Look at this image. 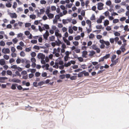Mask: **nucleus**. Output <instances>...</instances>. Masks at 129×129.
Returning <instances> with one entry per match:
<instances>
[{
    "label": "nucleus",
    "mask_w": 129,
    "mask_h": 129,
    "mask_svg": "<svg viewBox=\"0 0 129 129\" xmlns=\"http://www.w3.org/2000/svg\"><path fill=\"white\" fill-rule=\"evenodd\" d=\"M50 40L51 41H53L55 39V37L54 36H52L50 37Z\"/></svg>",
    "instance_id": "6e6d98bb"
},
{
    "label": "nucleus",
    "mask_w": 129,
    "mask_h": 129,
    "mask_svg": "<svg viewBox=\"0 0 129 129\" xmlns=\"http://www.w3.org/2000/svg\"><path fill=\"white\" fill-rule=\"evenodd\" d=\"M50 11L49 9V8H48L45 11V12L46 14L47 15L49 13Z\"/></svg>",
    "instance_id": "37998d69"
},
{
    "label": "nucleus",
    "mask_w": 129,
    "mask_h": 129,
    "mask_svg": "<svg viewBox=\"0 0 129 129\" xmlns=\"http://www.w3.org/2000/svg\"><path fill=\"white\" fill-rule=\"evenodd\" d=\"M0 45L1 46H4L5 45V43L3 41H1L0 42Z\"/></svg>",
    "instance_id": "864d4df0"
},
{
    "label": "nucleus",
    "mask_w": 129,
    "mask_h": 129,
    "mask_svg": "<svg viewBox=\"0 0 129 129\" xmlns=\"http://www.w3.org/2000/svg\"><path fill=\"white\" fill-rule=\"evenodd\" d=\"M78 60L80 62H82L83 61V58L81 57H78Z\"/></svg>",
    "instance_id": "bf43d9fd"
},
{
    "label": "nucleus",
    "mask_w": 129,
    "mask_h": 129,
    "mask_svg": "<svg viewBox=\"0 0 129 129\" xmlns=\"http://www.w3.org/2000/svg\"><path fill=\"white\" fill-rule=\"evenodd\" d=\"M86 23L88 25V26H91V21L90 20H87L86 21Z\"/></svg>",
    "instance_id": "412c9836"
},
{
    "label": "nucleus",
    "mask_w": 129,
    "mask_h": 129,
    "mask_svg": "<svg viewBox=\"0 0 129 129\" xmlns=\"http://www.w3.org/2000/svg\"><path fill=\"white\" fill-rule=\"evenodd\" d=\"M40 3L42 4H46V2L44 0H41L40 1Z\"/></svg>",
    "instance_id": "4c0bfd02"
},
{
    "label": "nucleus",
    "mask_w": 129,
    "mask_h": 129,
    "mask_svg": "<svg viewBox=\"0 0 129 129\" xmlns=\"http://www.w3.org/2000/svg\"><path fill=\"white\" fill-rule=\"evenodd\" d=\"M40 22V20H37L35 21L34 23L35 25H38Z\"/></svg>",
    "instance_id": "603ef678"
},
{
    "label": "nucleus",
    "mask_w": 129,
    "mask_h": 129,
    "mask_svg": "<svg viewBox=\"0 0 129 129\" xmlns=\"http://www.w3.org/2000/svg\"><path fill=\"white\" fill-rule=\"evenodd\" d=\"M65 77V75H60L59 76V78L60 79H63Z\"/></svg>",
    "instance_id": "a18cd8bd"
},
{
    "label": "nucleus",
    "mask_w": 129,
    "mask_h": 129,
    "mask_svg": "<svg viewBox=\"0 0 129 129\" xmlns=\"http://www.w3.org/2000/svg\"><path fill=\"white\" fill-rule=\"evenodd\" d=\"M124 9L122 8L120 9L117 11V13H120L122 12H124Z\"/></svg>",
    "instance_id": "c03bdc74"
},
{
    "label": "nucleus",
    "mask_w": 129,
    "mask_h": 129,
    "mask_svg": "<svg viewBox=\"0 0 129 129\" xmlns=\"http://www.w3.org/2000/svg\"><path fill=\"white\" fill-rule=\"evenodd\" d=\"M120 49H121L122 51L123 52H124L126 50L125 47L123 46H121L120 47Z\"/></svg>",
    "instance_id": "c756f323"
},
{
    "label": "nucleus",
    "mask_w": 129,
    "mask_h": 129,
    "mask_svg": "<svg viewBox=\"0 0 129 129\" xmlns=\"http://www.w3.org/2000/svg\"><path fill=\"white\" fill-rule=\"evenodd\" d=\"M106 4L107 5L110 6L111 4V2L110 0H108L106 2Z\"/></svg>",
    "instance_id": "bb28decb"
},
{
    "label": "nucleus",
    "mask_w": 129,
    "mask_h": 129,
    "mask_svg": "<svg viewBox=\"0 0 129 129\" xmlns=\"http://www.w3.org/2000/svg\"><path fill=\"white\" fill-rule=\"evenodd\" d=\"M71 21L70 19H63L62 20V22L64 24H67L68 22Z\"/></svg>",
    "instance_id": "f8f14e48"
},
{
    "label": "nucleus",
    "mask_w": 129,
    "mask_h": 129,
    "mask_svg": "<svg viewBox=\"0 0 129 129\" xmlns=\"http://www.w3.org/2000/svg\"><path fill=\"white\" fill-rule=\"evenodd\" d=\"M31 55L32 57H34L36 56V54L35 52H33L31 53Z\"/></svg>",
    "instance_id": "58836bf2"
},
{
    "label": "nucleus",
    "mask_w": 129,
    "mask_h": 129,
    "mask_svg": "<svg viewBox=\"0 0 129 129\" xmlns=\"http://www.w3.org/2000/svg\"><path fill=\"white\" fill-rule=\"evenodd\" d=\"M58 30L56 27L54 25L52 26L51 29L50 30V32H57Z\"/></svg>",
    "instance_id": "7ed1b4c3"
},
{
    "label": "nucleus",
    "mask_w": 129,
    "mask_h": 129,
    "mask_svg": "<svg viewBox=\"0 0 129 129\" xmlns=\"http://www.w3.org/2000/svg\"><path fill=\"white\" fill-rule=\"evenodd\" d=\"M6 6L8 8H10L11 7L12 5L10 3H6Z\"/></svg>",
    "instance_id": "8fccbe9b"
},
{
    "label": "nucleus",
    "mask_w": 129,
    "mask_h": 129,
    "mask_svg": "<svg viewBox=\"0 0 129 129\" xmlns=\"http://www.w3.org/2000/svg\"><path fill=\"white\" fill-rule=\"evenodd\" d=\"M16 84H12L11 88L12 89L15 90L16 89V86L17 85Z\"/></svg>",
    "instance_id": "aec40b11"
},
{
    "label": "nucleus",
    "mask_w": 129,
    "mask_h": 129,
    "mask_svg": "<svg viewBox=\"0 0 129 129\" xmlns=\"http://www.w3.org/2000/svg\"><path fill=\"white\" fill-rule=\"evenodd\" d=\"M124 29L125 31H129V29L128 28V26L127 25H126L124 27Z\"/></svg>",
    "instance_id": "c9c22d12"
},
{
    "label": "nucleus",
    "mask_w": 129,
    "mask_h": 129,
    "mask_svg": "<svg viewBox=\"0 0 129 129\" xmlns=\"http://www.w3.org/2000/svg\"><path fill=\"white\" fill-rule=\"evenodd\" d=\"M92 49L95 50L98 48V47L95 45H93L92 46Z\"/></svg>",
    "instance_id": "ea45409f"
},
{
    "label": "nucleus",
    "mask_w": 129,
    "mask_h": 129,
    "mask_svg": "<svg viewBox=\"0 0 129 129\" xmlns=\"http://www.w3.org/2000/svg\"><path fill=\"white\" fill-rule=\"evenodd\" d=\"M18 25V24L17 23H15L14 24V26L15 28L18 29L19 28Z\"/></svg>",
    "instance_id": "09e8293b"
},
{
    "label": "nucleus",
    "mask_w": 129,
    "mask_h": 129,
    "mask_svg": "<svg viewBox=\"0 0 129 129\" xmlns=\"http://www.w3.org/2000/svg\"><path fill=\"white\" fill-rule=\"evenodd\" d=\"M12 81L13 82L19 83L20 81L18 79L13 78L12 80Z\"/></svg>",
    "instance_id": "4468645a"
},
{
    "label": "nucleus",
    "mask_w": 129,
    "mask_h": 129,
    "mask_svg": "<svg viewBox=\"0 0 129 129\" xmlns=\"http://www.w3.org/2000/svg\"><path fill=\"white\" fill-rule=\"evenodd\" d=\"M104 4L102 3H99L98 4V9L99 10H101L103 9Z\"/></svg>",
    "instance_id": "39448f33"
},
{
    "label": "nucleus",
    "mask_w": 129,
    "mask_h": 129,
    "mask_svg": "<svg viewBox=\"0 0 129 129\" xmlns=\"http://www.w3.org/2000/svg\"><path fill=\"white\" fill-rule=\"evenodd\" d=\"M17 6V3L16 2H14V3L13 5V8L15 9V8Z\"/></svg>",
    "instance_id": "13d9d810"
},
{
    "label": "nucleus",
    "mask_w": 129,
    "mask_h": 129,
    "mask_svg": "<svg viewBox=\"0 0 129 129\" xmlns=\"http://www.w3.org/2000/svg\"><path fill=\"white\" fill-rule=\"evenodd\" d=\"M64 41L66 43L67 45H70V42L67 40L66 39H64Z\"/></svg>",
    "instance_id": "5701e85b"
},
{
    "label": "nucleus",
    "mask_w": 129,
    "mask_h": 129,
    "mask_svg": "<svg viewBox=\"0 0 129 129\" xmlns=\"http://www.w3.org/2000/svg\"><path fill=\"white\" fill-rule=\"evenodd\" d=\"M49 33H45L43 35L44 38L47 40L48 36H49Z\"/></svg>",
    "instance_id": "f3484780"
},
{
    "label": "nucleus",
    "mask_w": 129,
    "mask_h": 129,
    "mask_svg": "<svg viewBox=\"0 0 129 129\" xmlns=\"http://www.w3.org/2000/svg\"><path fill=\"white\" fill-rule=\"evenodd\" d=\"M71 65V63L69 61L67 63H65L64 64V66L66 67H68Z\"/></svg>",
    "instance_id": "393cba45"
},
{
    "label": "nucleus",
    "mask_w": 129,
    "mask_h": 129,
    "mask_svg": "<svg viewBox=\"0 0 129 129\" xmlns=\"http://www.w3.org/2000/svg\"><path fill=\"white\" fill-rule=\"evenodd\" d=\"M55 36L57 37V38H60L61 37V35L59 33H55Z\"/></svg>",
    "instance_id": "4be33fe9"
},
{
    "label": "nucleus",
    "mask_w": 129,
    "mask_h": 129,
    "mask_svg": "<svg viewBox=\"0 0 129 129\" xmlns=\"http://www.w3.org/2000/svg\"><path fill=\"white\" fill-rule=\"evenodd\" d=\"M41 75V73L38 72H36L35 74V75L36 77H38Z\"/></svg>",
    "instance_id": "4d7b16f0"
},
{
    "label": "nucleus",
    "mask_w": 129,
    "mask_h": 129,
    "mask_svg": "<svg viewBox=\"0 0 129 129\" xmlns=\"http://www.w3.org/2000/svg\"><path fill=\"white\" fill-rule=\"evenodd\" d=\"M80 36H78L75 38V39L76 40H78L80 39Z\"/></svg>",
    "instance_id": "052dcab7"
},
{
    "label": "nucleus",
    "mask_w": 129,
    "mask_h": 129,
    "mask_svg": "<svg viewBox=\"0 0 129 129\" xmlns=\"http://www.w3.org/2000/svg\"><path fill=\"white\" fill-rule=\"evenodd\" d=\"M37 57L39 59H41L42 60L44 59L45 58V55L41 53L38 54Z\"/></svg>",
    "instance_id": "20e7f679"
},
{
    "label": "nucleus",
    "mask_w": 129,
    "mask_h": 129,
    "mask_svg": "<svg viewBox=\"0 0 129 129\" xmlns=\"http://www.w3.org/2000/svg\"><path fill=\"white\" fill-rule=\"evenodd\" d=\"M4 58L6 60L8 59L9 58V56L6 55H5L4 56Z\"/></svg>",
    "instance_id": "de8ad7c7"
},
{
    "label": "nucleus",
    "mask_w": 129,
    "mask_h": 129,
    "mask_svg": "<svg viewBox=\"0 0 129 129\" xmlns=\"http://www.w3.org/2000/svg\"><path fill=\"white\" fill-rule=\"evenodd\" d=\"M119 21V20L118 19H115L113 20V22L114 23H118Z\"/></svg>",
    "instance_id": "f704fd0d"
},
{
    "label": "nucleus",
    "mask_w": 129,
    "mask_h": 129,
    "mask_svg": "<svg viewBox=\"0 0 129 129\" xmlns=\"http://www.w3.org/2000/svg\"><path fill=\"white\" fill-rule=\"evenodd\" d=\"M39 11V12L38 10H36L35 11V12L37 13V15L38 16L44 14L45 12V9L44 8L40 9Z\"/></svg>",
    "instance_id": "f03ea898"
},
{
    "label": "nucleus",
    "mask_w": 129,
    "mask_h": 129,
    "mask_svg": "<svg viewBox=\"0 0 129 129\" xmlns=\"http://www.w3.org/2000/svg\"><path fill=\"white\" fill-rule=\"evenodd\" d=\"M86 28L87 31L90 32L91 31V26H88L86 27Z\"/></svg>",
    "instance_id": "cd10ccee"
},
{
    "label": "nucleus",
    "mask_w": 129,
    "mask_h": 129,
    "mask_svg": "<svg viewBox=\"0 0 129 129\" xmlns=\"http://www.w3.org/2000/svg\"><path fill=\"white\" fill-rule=\"evenodd\" d=\"M45 83V82L42 81L38 83V85L39 86H41L43 85Z\"/></svg>",
    "instance_id": "c85d7f7f"
},
{
    "label": "nucleus",
    "mask_w": 129,
    "mask_h": 129,
    "mask_svg": "<svg viewBox=\"0 0 129 129\" xmlns=\"http://www.w3.org/2000/svg\"><path fill=\"white\" fill-rule=\"evenodd\" d=\"M53 67L56 69H58V63L55 62V65L53 66Z\"/></svg>",
    "instance_id": "7c9ffc66"
},
{
    "label": "nucleus",
    "mask_w": 129,
    "mask_h": 129,
    "mask_svg": "<svg viewBox=\"0 0 129 129\" xmlns=\"http://www.w3.org/2000/svg\"><path fill=\"white\" fill-rule=\"evenodd\" d=\"M95 16L94 14H92L90 17V19L91 20H95Z\"/></svg>",
    "instance_id": "a878e982"
},
{
    "label": "nucleus",
    "mask_w": 129,
    "mask_h": 129,
    "mask_svg": "<svg viewBox=\"0 0 129 129\" xmlns=\"http://www.w3.org/2000/svg\"><path fill=\"white\" fill-rule=\"evenodd\" d=\"M9 14L10 16L12 18H16L17 17V15L15 13H10Z\"/></svg>",
    "instance_id": "0eeeda50"
},
{
    "label": "nucleus",
    "mask_w": 129,
    "mask_h": 129,
    "mask_svg": "<svg viewBox=\"0 0 129 129\" xmlns=\"http://www.w3.org/2000/svg\"><path fill=\"white\" fill-rule=\"evenodd\" d=\"M39 31L40 32H41L44 29V28L43 27L42 28L40 26H39Z\"/></svg>",
    "instance_id": "5fc2aeb1"
},
{
    "label": "nucleus",
    "mask_w": 129,
    "mask_h": 129,
    "mask_svg": "<svg viewBox=\"0 0 129 129\" xmlns=\"http://www.w3.org/2000/svg\"><path fill=\"white\" fill-rule=\"evenodd\" d=\"M43 26L44 28V27H45L46 29H48L49 28V26L48 25L46 24H44V25Z\"/></svg>",
    "instance_id": "49530a36"
},
{
    "label": "nucleus",
    "mask_w": 129,
    "mask_h": 129,
    "mask_svg": "<svg viewBox=\"0 0 129 129\" xmlns=\"http://www.w3.org/2000/svg\"><path fill=\"white\" fill-rule=\"evenodd\" d=\"M47 74L46 72H44L42 74V76L43 77H44L46 76Z\"/></svg>",
    "instance_id": "338daca9"
},
{
    "label": "nucleus",
    "mask_w": 129,
    "mask_h": 129,
    "mask_svg": "<svg viewBox=\"0 0 129 129\" xmlns=\"http://www.w3.org/2000/svg\"><path fill=\"white\" fill-rule=\"evenodd\" d=\"M11 50L12 52H14L16 51L15 48L13 47H11Z\"/></svg>",
    "instance_id": "0e129e2a"
},
{
    "label": "nucleus",
    "mask_w": 129,
    "mask_h": 129,
    "mask_svg": "<svg viewBox=\"0 0 129 129\" xmlns=\"http://www.w3.org/2000/svg\"><path fill=\"white\" fill-rule=\"evenodd\" d=\"M109 24V21L106 19L104 21V24L105 26H106Z\"/></svg>",
    "instance_id": "2eb2a0df"
},
{
    "label": "nucleus",
    "mask_w": 129,
    "mask_h": 129,
    "mask_svg": "<svg viewBox=\"0 0 129 129\" xmlns=\"http://www.w3.org/2000/svg\"><path fill=\"white\" fill-rule=\"evenodd\" d=\"M109 12L108 11H106L104 13L105 15L106 16H109Z\"/></svg>",
    "instance_id": "69168bd1"
},
{
    "label": "nucleus",
    "mask_w": 129,
    "mask_h": 129,
    "mask_svg": "<svg viewBox=\"0 0 129 129\" xmlns=\"http://www.w3.org/2000/svg\"><path fill=\"white\" fill-rule=\"evenodd\" d=\"M48 17L50 18H52L54 17V15L53 14L49 13L47 15Z\"/></svg>",
    "instance_id": "b1692460"
},
{
    "label": "nucleus",
    "mask_w": 129,
    "mask_h": 129,
    "mask_svg": "<svg viewBox=\"0 0 129 129\" xmlns=\"http://www.w3.org/2000/svg\"><path fill=\"white\" fill-rule=\"evenodd\" d=\"M69 32H73V29L72 26H70L69 27Z\"/></svg>",
    "instance_id": "a19ab883"
},
{
    "label": "nucleus",
    "mask_w": 129,
    "mask_h": 129,
    "mask_svg": "<svg viewBox=\"0 0 129 129\" xmlns=\"http://www.w3.org/2000/svg\"><path fill=\"white\" fill-rule=\"evenodd\" d=\"M96 27L97 29H100L102 28V26L101 25H99L96 26Z\"/></svg>",
    "instance_id": "680f3d73"
},
{
    "label": "nucleus",
    "mask_w": 129,
    "mask_h": 129,
    "mask_svg": "<svg viewBox=\"0 0 129 129\" xmlns=\"http://www.w3.org/2000/svg\"><path fill=\"white\" fill-rule=\"evenodd\" d=\"M87 54V52L86 51H83L82 52V56L83 57L86 58L87 56L86 55Z\"/></svg>",
    "instance_id": "9b49d317"
},
{
    "label": "nucleus",
    "mask_w": 129,
    "mask_h": 129,
    "mask_svg": "<svg viewBox=\"0 0 129 129\" xmlns=\"http://www.w3.org/2000/svg\"><path fill=\"white\" fill-rule=\"evenodd\" d=\"M58 41H56L55 42L56 45L58 46H59L60 45V44L61 43V42L58 39Z\"/></svg>",
    "instance_id": "6ab92c4d"
},
{
    "label": "nucleus",
    "mask_w": 129,
    "mask_h": 129,
    "mask_svg": "<svg viewBox=\"0 0 129 129\" xmlns=\"http://www.w3.org/2000/svg\"><path fill=\"white\" fill-rule=\"evenodd\" d=\"M73 5L72 4L70 3L68 4H67L66 5V7L68 8H70Z\"/></svg>",
    "instance_id": "e433bc0d"
},
{
    "label": "nucleus",
    "mask_w": 129,
    "mask_h": 129,
    "mask_svg": "<svg viewBox=\"0 0 129 129\" xmlns=\"http://www.w3.org/2000/svg\"><path fill=\"white\" fill-rule=\"evenodd\" d=\"M89 53V56L90 57H92L95 53V52L93 50L89 51L88 52Z\"/></svg>",
    "instance_id": "1a4fd4ad"
},
{
    "label": "nucleus",
    "mask_w": 129,
    "mask_h": 129,
    "mask_svg": "<svg viewBox=\"0 0 129 129\" xmlns=\"http://www.w3.org/2000/svg\"><path fill=\"white\" fill-rule=\"evenodd\" d=\"M12 41L14 44H16L18 42V40L16 38H15L12 40Z\"/></svg>",
    "instance_id": "3c124183"
},
{
    "label": "nucleus",
    "mask_w": 129,
    "mask_h": 129,
    "mask_svg": "<svg viewBox=\"0 0 129 129\" xmlns=\"http://www.w3.org/2000/svg\"><path fill=\"white\" fill-rule=\"evenodd\" d=\"M29 17L30 18L32 19H35L36 18V16L35 15L32 14L30 15Z\"/></svg>",
    "instance_id": "a211bd4d"
},
{
    "label": "nucleus",
    "mask_w": 129,
    "mask_h": 129,
    "mask_svg": "<svg viewBox=\"0 0 129 129\" xmlns=\"http://www.w3.org/2000/svg\"><path fill=\"white\" fill-rule=\"evenodd\" d=\"M5 64L6 62L4 59H2L0 60V64L1 65H4Z\"/></svg>",
    "instance_id": "ddd939ff"
},
{
    "label": "nucleus",
    "mask_w": 129,
    "mask_h": 129,
    "mask_svg": "<svg viewBox=\"0 0 129 129\" xmlns=\"http://www.w3.org/2000/svg\"><path fill=\"white\" fill-rule=\"evenodd\" d=\"M8 79V78L6 77H0V82L4 83L5 82V80Z\"/></svg>",
    "instance_id": "9d476101"
},
{
    "label": "nucleus",
    "mask_w": 129,
    "mask_h": 129,
    "mask_svg": "<svg viewBox=\"0 0 129 129\" xmlns=\"http://www.w3.org/2000/svg\"><path fill=\"white\" fill-rule=\"evenodd\" d=\"M80 1L81 2V5L83 7L85 5V3L84 2H83V0H80Z\"/></svg>",
    "instance_id": "e2e57ef3"
},
{
    "label": "nucleus",
    "mask_w": 129,
    "mask_h": 129,
    "mask_svg": "<svg viewBox=\"0 0 129 129\" xmlns=\"http://www.w3.org/2000/svg\"><path fill=\"white\" fill-rule=\"evenodd\" d=\"M110 57V54H108L106 55L105 56L103 57L104 59H107Z\"/></svg>",
    "instance_id": "473e14b6"
},
{
    "label": "nucleus",
    "mask_w": 129,
    "mask_h": 129,
    "mask_svg": "<svg viewBox=\"0 0 129 129\" xmlns=\"http://www.w3.org/2000/svg\"><path fill=\"white\" fill-rule=\"evenodd\" d=\"M85 71L84 70L83 71L80 72L78 74V77H81L83 76V72H85Z\"/></svg>",
    "instance_id": "dca6fc26"
},
{
    "label": "nucleus",
    "mask_w": 129,
    "mask_h": 129,
    "mask_svg": "<svg viewBox=\"0 0 129 129\" xmlns=\"http://www.w3.org/2000/svg\"><path fill=\"white\" fill-rule=\"evenodd\" d=\"M116 57V56L115 54L112 55L111 58V61L112 63L110 64V66L111 67H113V66L116 64L119 61V58L115 59Z\"/></svg>",
    "instance_id": "f257e3e1"
},
{
    "label": "nucleus",
    "mask_w": 129,
    "mask_h": 129,
    "mask_svg": "<svg viewBox=\"0 0 129 129\" xmlns=\"http://www.w3.org/2000/svg\"><path fill=\"white\" fill-rule=\"evenodd\" d=\"M56 9V7L54 6H52L51 7V10L52 11H55Z\"/></svg>",
    "instance_id": "2f4dec72"
},
{
    "label": "nucleus",
    "mask_w": 129,
    "mask_h": 129,
    "mask_svg": "<svg viewBox=\"0 0 129 129\" xmlns=\"http://www.w3.org/2000/svg\"><path fill=\"white\" fill-rule=\"evenodd\" d=\"M7 73L8 75H11L12 74V71L9 70H8L7 71Z\"/></svg>",
    "instance_id": "72a5a7b5"
},
{
    "label": "nucleus",
    "mask_w": 129,
    "mask_h": 129,
    "mask_svg": "<svg viewBox=\"0 0 129 129\" xmlns=\"http://www.w3.org/2000/svg\"><path fill=\"white\" fill-rule=\"evenodd\" d=\"M10 51L9 49L4 48L2 49V52L3 53L5 54L7 53H9L10 52Z\"/></svg>",
    "instance_id": "423d86ee"
},
{
    "label": "nucleus",
    "mask_w": 129,
    "mask_h": 129,
    "mask_svg": "<svg viewBox=\"0 0 129 129\" xmlns=\"http://www.w3.org/2000/svg\"><path fill=\"white\" fill-rule=\"evenodd\" d=\"M72 23L73 24H75L77 23V20L75 19H73L72 20Z\"/></svg>",
    "instance_id": "79ce46f5"
},
{
    "label": "nucleus",
    "mask_w": 129,
    "mask_h": 129,
    "mask_svg": "<svg viewBox=\"0 0 129 129\" xmlns=\"http://www.w3.org/2000/svg\"><path fill=\"white\" fill-rule=\"evenodd\" d=\"M120 28L121 29H122L124 28L123 26L122 25H121L119 27L117 25H115L114 27L113 28L114 29L117 30L118 29Z\"/></svg>",
    "instance_id": "6e6552de"
},
{
    "label": "nucleus",
    "mask_w": 129,
    "mask_h": 129,
    "mask_svg": "<svg viewBox=\"0 0 129 129\" xmlns=\"http://www.w3.org/2000/svg\"><path fill=\"white\" fill-rule=\"evenodd\" d=\"M94 37V35L93 34H91L89 36V38L90 39H92Z\"/></svg>",
    "instance_id": "774afa93"
}]
</instances>
